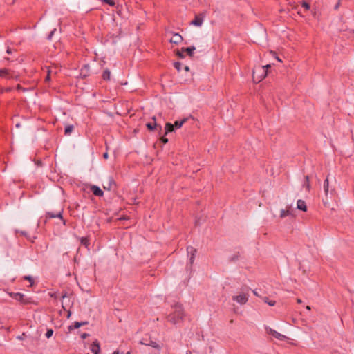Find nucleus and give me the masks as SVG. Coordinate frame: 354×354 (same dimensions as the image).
<instances>
[{"mask_svg":"<svg viewBox=\"0 0 354 354\" xmlns=\"http://www.w3.org/2000/svg\"><path fill=\"white\" fill-rule=\"evenodd\" d=\"M174 308V311L168 315L167 320L172 324H176L183 319L185 315L182 305L177 304Z\"/></svg>","mask_w":354,"mask_h":354,"instance_id":"nucleus-1","label":"nucleus"},{"mask_svg":"<svg viewBox=\"0 0 354 354\" xmlns=\"http://www.w3.org/2000/svg\"><path fill=\"white\" fill-rule=\"evenodd\" d=\"M270 67V64L263 66H257L254 68L252 78L254 82H259L267 76V70Z\"/></svg>","mask_w":354,"mask_h":354,"instance_id":"nucleus-2","label":"nucleus"},{"mask_svg":"<svg viewBox=\"0 0 354 354\" xmlns=\"http://www.w3.org/2000/svg\"><path fill=\"white\" fill-rule=\"evenodd\" d=\"M205 17V13L204 12L196 15L194 20L192 21L191 24L196 26H201L203 24Z\"/></svg>","mask_w":354,"mask_h":354,"instance_id":"nucleus-3","label":"nucleus"},{"mask_svg":"<svg viewBox=\"0 0 354 354\" xmlns=\"http://www.w3.org/2000/svg\"><path fill=\"white\" fill-rule=\"evenodd\" d=\"M10 296L15 299V300L19 301L23 304H26L28 303V300L24 298V295L20 292H13L10 294Z\"/></svg>","mask_w":354,"mask_h":354,"instance_id":"nucleus-4","label":"nucleus"},{"mask_svg":"<svg viewBox=\"0 0 354 354\" xmlns=\"http://www.w3.org/2000/svg\"><path fill=\"white\" fill-rule=\"evenodd\" d=\"M232 300L240 304H245L248 300V296L245 293H241L237 296H233Z\"/></svg>","mask_w":354,"mask_h":354,"instance_id":"nucleus-5","label":"nucleus"},{"mask_svg":"<svg viewBox=\"0 0 354 354\" xmlns=\"http://www.w3.org/2000/svg\"><path fill=\"white\" fill-rule=\"evenodd\" d=\"M115 186L113 178L111 176L108 177L103 183V188L106 190H111Z\"/></svg>","mask_w":354,"mask_h":354,"instance_id":"nucleus-6","label":"nucleus"},{"mask_svg":"<svg viewBox=\"0 0 354 354\" xmlns=\"http://www.w3.org/2000/svg\"><path fill=\"white\" fill-rule=\"evenodd\" d=\"M266 330H267V333L271 335H272L273 337H274L275 338H277V339H279V340H285L287 339L286 336L277 332L276 330L272 329V328H266Z\"/></svg>","mask_w":354,"mask_h":354,"instance_id":"nucleus-7","label":"nucleus"},{"mask_svg":"<svg viewBox=\"0 0 354 354\" xmlns=\"http://www.w3.org/2000/svg\"><path fill=\"white\" fill-rule=\"evenodd\" d=\"M187 253L190 255L189 263L191 265H192L194 261L196 250L192 246H188L187 248Z\"/></svg>","mask_w":354,"mask_h":354,"instance_id":"nucleus-8","label":"nucleus"},{"mask_svg":"<svg viewBox=\"0 0 354 354\" xmlns=\"http://www.w3.org/2000/svg\"><path fill=\"white\" fill-rule=\"evenodd\" d=\"M91 351L93 354H99L100 351V345L98 340H95L91 345Z\"/></svg>","mask_w":354,"mask_h":354,"instance_id":"nucleus-9","label":"nucleus"},{"mask_svg":"<svg viewBox=\"0 0 354 354\" xmlns=\"http://www.w3.org/2000/svg\"><path fill=\"white\" fill-rule=\"evenodd\" d=\"M183 37L178 33H174L173 37L169 40L170 43L178 44L183 41Z\"/></svg>","mask_w":354,"mask_h":354,"instance_id":"nucleus-10","label":"nucleus"},{"mask_svg":"<svg viewBox=\"0 0 354 354\" xmlns=\"http://www.w3.org/2000/svg\"><path fill=\"white\" fill-rule=\"evenodd\" d=\"M91 190L92 191L93 194L97 196H102L104 194L103 191L96 185H92L91 187Z\"/></svg>","mask_w":354,"mask_h":354,"instance_id":"nucleus-11","label":"nucleus"},{"mask_svg":"<svg viewBox=\"0 0 354 354\" xmlns=\"http://www.w3.org/2000/svg\"><path fill=\"white\" fill-rule=\"evenodd\" d=\"M297 208L299 210L306 212L307 206H306V202L301 199L298 200L297 202Z\"/></svg>","mask_w":354,"mask_h":354,"instance_id":"nucleus-12","label":"nucleus"},{"mask_svg":"<svg viewBox=\"0 0 354 354\" xmlns=\"http://www.w3.org/2000/svg\"><path fill=\"white\" fill-rule=\"evenodd\" d=\"M86 324H88V322H75L73 325L68 326V330L71 331V330H73V329L78 328L80 326H84Z\"/></svg>","mask_w":354,"mask_h":354,"instance_id":"nucleus-13","label":"nucleus"},{"mask_svg":"<svg viewBox=\"0 0 354 354\" xmlns=\"http://www.w3.org/2000/svg\"><path fill=\"white\" fill-rule=\"evenodd\" d=\"M140 344L150 346L157 348V349H160V346L153 340H149V342H144V340H142V341H140Z\"/></svg>","mask_w":354,"mask_h":354,"instance_id":"nucleus-14","label":"nucleus"},{"mask_svg":"<svg viewBox=\"0 0 354 354\" xmlns=\"http://www.w3.org/2000/svg\"><path fill=\"white\" fill-rule=\"evenodd\" d=\"M0 77L5 78H11L12 76L10 73V71L6 68L0 69Z\"/></svg>","mask_w":354,"mask_h":354,"instance_id":"nucleus-15","label":"nucleus"},{"mask_svg":"<svg viewBox=\"0 0 354 354\" xmlns=\"http://www.w3.org/2000/svg\"><path fill=\"white\" fill-rule=\"evenodd\" d=\"M47 217L48 218H59L62 220H63V218H62V211L59 212H57L56 214L53 213V212H47Z\"/></svg>","mask_w":354,"mask_h":354,"instance_id":"nucleus-16","label":"nucleus"},{"mask_svg":"<svg viewBox=\"0 0 354 354\" xmlns=\"http://www.w3.org/2000/svg\"><path fill=\"white\" fill-rule=\"evenodd\" d=\"M102 77L104 80L109 81L111 79V71L109 68L104 70Z\"/></svg>","mask_w":354,"mask_h":354,"instance_id":"nucleus-17","label":"nucleus"},{"mask_svg":"<svg viewBox=\"0 0 354 354\" xmlns=\"http://www.w3.org/2000/svg\"><path fill=\"white\" fill-rule=\"evenodd\" d=\"M195 49L196 48L192 46L187 48H182V51L184 53L186 52L187 55L192 57Z\"/></svg>","mask_w":354,"mask_h":354,"instance_id":"nucleus-18","label":"nucleus"},{"mask_svg":"<svg viewBox=\"0 0 354 354\" xmlns=\"http://www.w3.org/2000/svg\"><path fill=\"white\" fill-rule=\"evenodd\" d=\"M80 243L82 245L85 246L86 248H88L90 245L89 239L88 237H82L80 238Z\"/></svg>","mask_w":354,"mask_h":354,"instance_id":"nucleus-19","label":"nucleus"},{"mask_svg":"<svg viewBox=\"0 0 354 354\" xmlns=\"http://www.w3.org/2000/svg\"><path fill=\"white\" fill-rule=\"evenodd\" d=\"M174 130V124L167 122L165 124V134H167L169 132H172Z\"/></svg>","mask_w":354,"mask_h":354,"instance_id":"nucleus-20","label":"nucleus"},{"mask_svg":"<svg viewBox=\"0 0 354 354\" xmlns=\"http://www.w3.org/2000/svg\"><path fill=\"white\" fill-rule=\"evenodd\" d=\"M324 189L326 196H327L329 193V182L328 178H326V179L324 182Z\"/></svg>","mask_w":354,"mask_h":354,"instance_id":"nucleus-21","label":"nucleus"},{"mask_svg":"<svg viewBox=\"0 0 354 354\" xmlns=\"http://www.w3.org/2000/svg\"><path fill=\"white\" fill-rule=\"evenodd\" d=\"M290 207H288L286 209H281L280 212V217L281 218L290 215L291 214L290 211Z\"/></svg>","mask_w":354,"mask_h":354,"instance_id":"nucleus-22","label":"nucleus"},{"mask_svg":"<svg viewBox=\"0 0 354 354\" xmlns=\"http://www.w3.org/2000/svg\"><path fill=\"white\" fill-rule=\"evenodd\" d=\"M187 121V119L185 118L180 121H176L174 122V127L178 129V128H180L182 127V125Z\"/></svg>","mask_w":354,"mask_h":354,"instance_id":"nucleus-23","label":"nucleus"},{"mask_svg":"<svg viewBox=\"0 0 354 354\" xmlns=\"http://www.w3.org/2000/svg\"><path fill=\"white\" fill-rule=\"evenodd\" d=\"M304 178H305V182H304V187H306L307 190L309 191L310 189V182H309V177H308V176H305Z\"/></svg>","mask_w":354,"mask_h":354,"instance_id":"nucleus-24","label":"nucleus"},{"mask_svg":"<svg viewBox=\"0 0 354 354\" xmlns=\"http://www.w3.org/2000/svg\"><path fill=\"white\" fill-rule=\"evenodd\" d=\"M73 130V125H67L66 127H65V130H64V132H65V134L66 135H69Z\"/></svg>","mask_w":354,"mask_h":354,"instance_id":"nucleus-25","label":"nucleus"},{"mask_svg":"<svg viewBox=\"0 0 354 354\" xmlns=\"http://www.w3.org/2000/svg\"><path fill=\"white\" fill-rule=\"evenodd\" d=\"M156 126H157V124H156V121L153 123L149 122V123L147 124V127L150 131L154 130L156 129Z\"/></svg>","mask_w":354,"mask_h":354,"instance_id":"nucleus-26","label":"nucleus"},{"mask_svg":"<svg viewBox=\"0 0 354 354\" xmlns=\"http://www.w3.org/2000/svg\"><path fill=\"white\" fill-rule=\"evenodd\" d=\"M24 279L30 282V286H32L34 284V279L31 276H24Z\"/></svg>","mask_w":354,"mask_h":354,"instance_id":"nucleus-27","label":"nucleus"},{"mask_svg":"<svg viewBox=\"0 0 354 354\" xmlns=\"http://www.w3.org/2000/svg\"><path fill=\"white\" fill-rule=\"evenodd\" d=\"M263 301L270 306H274L276 303L275 301H272V300L269 301L268 298L266 297L263 298Z\"/></svg>","mask_w":354,"mask_h":354,"instance_id":"nucleus-28","label":"nucleus"},{"mask_svg":"<svg viewBox=\"0 0 354 354\" xmlns=\"http://www.w3.org/2000/svg\"><path fill=\"white\" fill-rule=\"evenodd\" d=\"M174 66L178 72H180L181 71L182 64L180 62H176L174 64Z\"/></svg>","mask_w":354,"mask_h":354,"instance_id":"nucleus-29","label":"nucleus"},{"mask_svg":"<svg viewBox=\"0 0 354 354\" xmlns=\"http://www.w3.org/2000/svg\"><path fill=\"white\" fill-rule=\"evenodd\" d=\"M102 2H104L111 6H114L115 5L114 0H102Z\"/></svg>","mask_w":354,"mask_h":354,"instance_id":"nucleus-30","label":"nucleus"},{"mask_svg":"<svg viewBox=\"0 0 354 354\" xmlns=\"http://www.w3.org/2000/svg\"><path fill=\"white\" fill-rule=\"evenodd\" d=\"M183 53H184V52H183V51H182V50H177V52H176V55H177L179 58H180V59H183V58H185V55H184Z\"/></svg>","mask_w":354,"mask_h":354,"instance_id":"nucleus-31","label":"nucleus"},{"mask_svg":"<svg viewBox=\"0 0 354 354\" xmlns=\"http://www.w3.org/2000/svg\"><path fill=\"white\" fill-rule=\"evenodd\" d=\"M53 334V330L52 329H48L46 331V337L47 338H50L52 337Z\"/></svg>","mask_w":354,"mask_h":354,"instance_id":"nucleus-32","label":"nucleus"},{"mask_svg":"<svg viewBox=\"0 0 354 354\" xmlns=\"http://www.w3.org/2000/svg\"><path fill=\"white\" fill-rule=\"evenodd\" d=\"M50 73H51L50 69H49V68H48V70H47V75H46V78H45V82H49V81H50Z\"/></svg>","mask_w":354,"mask_h":354,"instance_id":"nucleus-33","label":"nucleus"},{"mask_svg":"<svg viewBox=\"0 0 354 354\" xmlns=\"http://www.w3.org/2000/svg\"><path fill=\"white\" fill-rule=\"evenodd\" d=\"M239 257V255L237 254H234L233 256H232L230 259V261H236Z\"/></svg>","mask_w":354,"mask_h":354,"instance_id":"nucleus-34","label":"nucleus"},{"mask_svg":"<svg viewBox=\"0 0 354 354\" xmlns=\"http://www.w3.org/2000/svg\"><path fill=\"white\" fill-rule=\"evenodd\" d=\"M302 6L306 9V10H308L310 8V5L309 3H308L307 2H305L304 1L302 3Z\"/></svg>","mask_w":354,"mask_h":354,"instance_id":"nucleus-35","label":"nucleus"},{"mask_svg":"<svg viewBox=\"0 0 354 354\" xmlns=\"http://www.w3.org/2000/svg\"><path fill=\"white\" fill-rule=\"evenodd\" d=\"M17 89L19 91H26L27 89L23 88L20 84L17 86Z\"/></svg>","mask_w":354,"mask_h":354,"instance_id":"nucleus-36","label":"nucleus"},{"mask_svg":"<svg viewBox=\"0 0 354 354\" xmlns=\"http://www.w3.org/2000/svg\"><path fill=\"white\" fill-rule=\"evenodd\" d=\"M55 31V29H54L53 30H52V31L50 32V34H49V35H48V39H50L52 38V37H53V34H54Z\"/></svg>","mask_w":354,"mask_h":354,"instance_id":"nucleus-37","label":"nucleus"},{"mask_svg":"<svg viewBox=\"0 0 354 354\" xmlns=\"http://www.w3.org/2000/svg\"><path fill=\"white\" fill-rule=\"evenodd\" d=\"M161 142H163L164 144H166L168 142V139L165 138V137H162L161 139H160Z\"/></svg>","mask_w":354,"mask_h":354,"instance_id":"nucleus-38","label":"nucleus"},{"mask_svg":"<svg viewBox=\"0 0 354 354\" xmlns=\"http://www.w3.org/2000/svg\"><path fill=\"white\" fill-rule=\"evenodd\" d=\"M25 337H26V334L25 333H22L21 335L18 336L17 338L18 339L23 340Z\"/></svg>","mask_w":354,"mask_h":354,"instance_id":"nucleus-39","label":"nucleus"},{"mask_svg":"<svg viewBox=\"0 0 354 354\" xmlns=\"http://www.w3.org/2000/svg\"><path fill=\"white\" fill-rule=\"evenodd\" d=\"M88 336H89V335L88 333H82L81 335V338L84 339H86Z\"/></svg>","mask_w":354,"mask_h":354,"instance_id":"nucleus-40","label":"nucleus"},{"mask_svg":"<svg viewBox=\"0 0 354 354\" xmlns=\"http://www.w3.org/2000/svg\"><path fill=\"white\" fill-rule=\"evenodd\" d=\"M113 354H120V353H119V351H114V352L113 353ZM121 354H123V353H122ZM126 354H131V352H130V351H128Z\"/></svg>","mask_w":354,"mask_h":354,"instance_id":"nucleus-41","label":"nucleus"},{"mask_svg":"<svg viewBox=\"0 0 354 354\" xmlns=\"http://www.w3.org/2000/svg\"><path fill=\"white\" fill-rule=\"evenodd\" d=\"M108 157H109V154H108V153H107V152H105V153L103 154V158H104V159H107V158H108Z\"/></svg>","mask_w":354,"mask_h":354,"instance_id":"nucleus-42","label":"nucleus"},{"mask_svg":"<svg viewBox=\"0 0 354 354\" xmlns=\"http://www.w3.org/2000/svg\"><path fill=\"white\" fill-rule=\"evenodd\" d=\"M6 53H7L8 54H10V53H12L11 49H10V48H7V50H6Z\"/></svg>","mask_w":354,"mask_h":354,"instance_id":"nucleus-43","label":"nucleus"},{"mask_svg":"<svg viewBox=\"0 0 354 354\" xmlns=\"http://www.w3.org/2000/svg\"><path fill=\"white\" fill-rule=\"evenodd\" d=\"M66 297H67V296H66V293L63 294V295H62V300H64Z\"/></svg>","mask_w":354,"mask_h":354,"instance_id":"nucleus-44","label":"nucleus"},{"mask_svg":"<svg viewBox=\"0 0 354 354\" xmlns=\"http://www.w3.org/2000/svg\"><path fill=\"white\" fill-rule=\"evenodd\" d=\"M297 302L298 304H301V303H302V301H301V299H299V298H298V299H297Z\"/></svg>","mask_w":354,"mask_h":354,"instance_id":"nucleus-45","label":"nucleus"},{"mask_svg":"<svg viewBox=\"0 0 354 354\" xmlns=\"http://www.w3.org/2000/svg\"><path fill=\"white\" fill-rule=\"evenodd\" d=\"M184 68H185V71H189V68L187 66H185Z\"/></svg>","mask_w":354,"mask_h":354,"instance_id":"nucleus-46","label":"nucleus"},{"mask_svg":"<svg viewBox=\"0 0 354 354\" xmlns=\"http://www.w3.org/2000/svg\"><path fill=\"white\" fill-rule=\"evenodd\" d=\"M339 3H337L335 5V9H337V8H338V7H339Z\"/></svg>","mask_w":354,"mask_h":354,"instance_id":"nucleus-47","label":"nucleus"},{"mask_svg":"<svg viewBox=\"0 0 354 354\" xmlns=\"http://www.w3.org/2000/svg\"><path fill=\"white\" fill-rule=\"evenodd\" d=\"M6 2H7L8 3H10V4H12V3H14V0H12V1H6Z\"/></svg>","mask_w":354,"mask_h":354,"instance_id":"nucleus-48","label":"nucleus"},{"mask_svg":"<svg viewBox=\"0 0 354 354\" xmlns=\"http://www.w3.org/2000/svg\"><path fill=\"white\" fill-rule=\"evenodd\" d=\"M253 293H254V295H255L258 296V294H257V291H256V290H253Z\"/></svg>","mask_w":354,"mask_h":354,"instance_id":"nucleus-49","label":"nucleus"},{"mask_svg":"<svg viewBox=\"0 0 354 354\" xmlns=\"http://www.w3.org/2000/svg\"><path fill=\"white\" fill-rule=\"evenodd\" d=\"M276 59H277L279 62H281V60L278 57H276Z\"/></svg>","mask_w":354,"mask_h":354,"instance_id":"nucleus-50","label":"nucleus"},{"mask_svg":"<svg viewBox=\"0 0 354 354\" xmlns=\"http://www.w3.org/2000/svg\"><path fill=\"white\" fill-rule=\"evenodd\" d=\"M19 127H20V124L18 123L16 124V127L19 128Z\"/></svg>","mask_w":354,"mask_h":354,"instance_id":"nucleus-51","label":"nucleus"},{"mask_svg":"<svg viewBox=\"0 0 354 354\" xmlns=\"http://www.w3.org/2000/svg\"><path fill=\"white\" fill-rule=\"evenodd\" d=\"M306 309H307V310H310V307L309 306H306Z\"/></svg>","mask_w":354,"mask_h":354,"instance_id":"nucleus-52","label":"nucleus"},{"mask_svg":"<svg viewBox=\"0 0 354 354\" xmlns=\"http://www.w3.org/2000/svg\"><path fill=\"white\" fill-rule=\"evenodd\" d=\"M333 192H334V189H332V190L330 191V193L332 194Z\"/></svg>","mask_w":354,"mask_h":354,"instance_id":"nucleus-53","label":"nucleus"}]
</instances>
